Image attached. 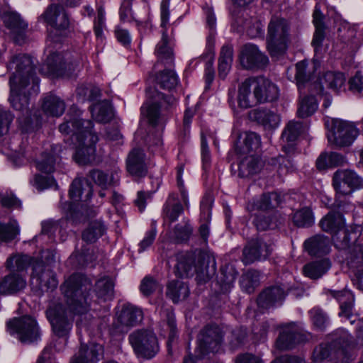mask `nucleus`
<instances>
[{
    "label": "nucleus",
    "instance_id": "26",
    "mask_svg": "<svg viewBox=\"0 0 363 363\" xmlns=\"http://www.w3.org/2000/svg\"><path fill=\"white\" fill-rule=\"evenodd\" d=\"M103 349L101 345L96 343L81 345L79 353L70 363H96L102 356Z\"/></svg>",
    "mask_w": 363,
    "mask_h": 363
},
{
    "label": "nucleus",
    "instance_id": "22",
    "mask_svg": "<svg viewBox=\"0 0 363 363\" xmlns=\"http://www.w3.org/2000/svg\"><path fill=\"white\" fill-rule=\"evenodd\" d=\"M4 22L6 27L10 30L14 41L21 44L26 38L28 23L16 12L6 13L4 16Z\"/></svg>",
    "mask_w": 363,
    "mask_h": 363
},
{
    "label": "nucleus",
    "instance_id": "55",
    "mask_svg": "<svg viewBox=\"0 0 363 363\" xmlns=\"http://www.w3.org/2000/svg\"><path fill=\"white\" fill-rule=\"evenodd\" d=\"M293 222L298 227H309L314 223L312 211L308 208H303L294 213Z\"/></svg>",
    "mask_w": 363,
    "mask_h": 363
},
{
    "label": "nucleus",
    "instance_id": "46",
    "mask_svg": "<svg viewBox=\"0 0 363 363\" xmlns=\"http://www.w3.org/2000/svg\"><path fill=\"white\" fill-rule=\"evenodd\" d=\"M346 78L343 73L339 72H327L320 79V83L335 92L344 87Z\"/></svg>",
    "mask_w": 363,
    "mask_h": 363
},
{
    "label": "nucleus",
    "instance_id": "62",
    "mask_svg": "<svg viewBox=\"0 0 363 363\" xmlns=\"http://www.w3.org/2000/svg\"><path fill=\"white\" fill-rule=\"evenodd\" d=\"M243 144L246 151H256L261 146L260 136L255 132H246L243 138Z\"/></svg>",
    "mask_w": 363,
    "mask_h": 363
},
{
    "label": "nucleus",
    "instance_id": "61",
    "mask_svg": "<svg viewBox=\"0 0 363 363\" xmlns=\"http://www.w3.org/2000/svg\"><path fill=\"white\" fill-rule=\"evenodd\" d=\"M311 319L315 327L323 330L328 323V318L325 312L319 308H313L309 311Z\"/></svg>",
    "mask_w": 363,
    "mask_h": 363
},
{
    "label": "nucleus",
    "instance_id": "7",
    "mask_svg": "<svg viewBox=\"0 0 363 363\" xmlns=\"http://www.w3.org/2000/svg\"><path fill=\"white\" fill-rule=\"evenodd\" d=\"M325 126L329 143L337 147L350 145L359 134L358 129L352 124L339 119L328 120Z\"/></svg>",
    "mask_w": 363,
    "mask_h": 363
},
{
    "label": "nucleus",
    "instance_id": "20",
    "mask_svg": "<svg viewBox=\"0 0 363 363\" xmlns=\"http://www.w3.org/2000/svg\"><path fill=\"white\" fill-rule=\"evenodd\" d=\"M272 247L262 239L252 240L243 249L242 262L250 264L255 261L265 259L271 254Z\"/></svg>",
    "mask_w": 363,
    "mask_h": 363
},
{
    "label": "nucleus",
    "instance_id": "34",
    "mask_svg": "<svg viewBox=\"0 0 363 363\" xmlns=\"http://www.w3.org/2000/svg\"><path fill=\"white\" fill-rule=\"evenodd\" d=\"M304 245L310 255L320 256L329 252L330 240L324 235H317L306 240Z\"/></svg>",
    "mask_w": 363,
    "mask_h": 363
},
{
    "label": "nucleus",
    "instance_id": "35",
    "mask_svg": "<svg viewBox=\"0 0 363 363\" xmlns=\"http://www.w3.org/2000/svg\"><path fill=\"white\" fill-rule=\"evenodd\" d=\"M166 295L174 303L185 300L189 295L188 285L181 280H172L167 286Z\"/></svg>",
    "mask_w": 363,
    "mask_h": 363
},
{
    "label": "nucleus",
    "instance_id": "1",
    "mask_svg": "<svg viewBox=\"0 0 363 363\" xmlns=\"http://www.w3.org/2000/svg\"><path fill=\"white\" fill-rule=\"evenodd\" d=\"M91 281L85 275H71L61 286L67 299L69 310L62 303H55L47 310V316L51 323L54 333L58 337H66L70 333L73 313L84 314L89 308Z\"/></svg>",
    "mask_w": 363,
    "mask_h": 363
},
{
    "label": "nucleus",
    "instance_id": "27",
    "mask_svg": "<svg viewBox=\"0 0 363 363\" xmlns=\"http://www.w3.org/2000/svg\"><path fill=\"white\" fill-rule=\"evenodd\" d=\"M303 340V335L295 329L294 324H290L282 330L276 344L280 350H289Z\"/></svg>",
    "mask_w": 363,
    "mask_h": 363
},
{
    "label": "nucleus",
    "instance_id": "11",
    "mask_svg": "<svg viewBox=\"0 0 363 363\" xmlns=\"http://www.w3.org/2000/svg\"><path fill=\"white\" fill-rule=\"evenodd\" d=\"M223 333L217 325H207L198 337V356L201 357L208 352H216L223 342Z\"/></svg>",
    "mask_w": 363,
    "mask_h": 363
},
{
    "label": "nucleus",
    "instance_id": "14",
    "mask_svg": "<svg viewBox=\"0 0 363 363\" xmlns=\"http://www.w3.org/2000/svg\"><path fill=\"white\" fill-rule=\"evenodd\" d=\"M143 319V312L141 308L130 303L124 304L113 326L121 333L127 332L130 328L138 325Z\"/></svg>",
    "mask_w": 363,
    "mask_h": 363
},
{
    "label": "nucleus",
    "instance_id": "48",
    "mask_svg": "<svg viewBox=\"0 0 363 363\" xmlns=\"http://www.w3.org/2000/svg\"><path fill=\"white\" fill-rule=\"evenodd\" d=\"M235 23L238 26V31H245L250 38H256L263 33L262 23L256 18H251L245 21L241 19H235Z\"/></svg>",
    "mask_w": 363,
    "mask_h": 363
},
{
    "label": "nucleus",
    "instance_id": "64",
    "mask_svg": "<svg viewBox=\"0 0 363 363\" xmlns=\"http://www.w3.org/2000/svg\"><path fill=\"white\" fill-rule=\"evenodd\" d=\"M191 233L192 228L188 223L177 224L174 230V237L179 241L187 240Z\"/></svg>",
    "mask_w": 363,
    "mask_h": 363
},
{
    "label": "nucleus",
    "instance_id": "31",
    "mask_svg": "<svg viewBox=\"0 0 363 363\" xmlns=\"http://www.w3.org/2000/svg\"><path fill=\"white\" fill-rule=\"evenodd\" d=\"M263 167L262 160L257 156L245 157L238 165V176L245 178L259 173Z\"/></svg>",
    "mask_w": 363,
    "mask_h": 363
},
{
    "label": "nucleus",
    "instance_id": "30",
    "mask_svg": "<svg viewBox=\"0 0 363 363\" xmlns=\"http://www.w3.org/2000/svg\"><path fill=\"white\" fill-rule=\"evenodd\" d=\"M93 190L91 183L86 178H76L72 182L69 194L74 201L84 199H89L92 196Z\"/></svg>",
    "mask_w": 363,
    "mask_h": 363
},
{
    "label": "nucleus",
    "instance_id": "18",
    "mask_svg": "<svg viewBox=\"0 0 363 363\" xmlns=\"http://www.w3.org/2000/svg\"><path fill=\"white\" fill-rule=\"evenodd\" d=\"M261 82H255L254 78L246 79L239 86L238 102L240 107L247 108L258 104L257 98L262 99L258 94L262 88Z\"/></svg>",
    "mask_w": 363,
    "mask_h": 363
},
{
    "label": "nucleus",
    "instance_id": "43",
    "mask_svg": "<svg viewBox=\"0 0 363 363\" xmlns=\"http://www.w3.org/2000/svg\"><path fill=\"white\" fill-rule=\"evenodd\" d=\"M114 283L109 277L104 276L99 279L94 286V292L99 299L104 301L111 300L114 294Z\"/></svg>",
    "mask_w": 363,
    "mask_h": 363
},
{
    "label": "nucleus",
    "instance_id": "17",
    "mask_svg": "<svg viewBox=\"0 0 363 363\" xmlns=\"http://www.w3.org/2000/svg\"><path fill=\"white\" fill-rule=\"evenodd\" d=\"M87 134L78 140L79 146L74 155V160L79 164L91 162L95 157V145L99 140L97 135L93 130H86Z\"/></svg>",
    "mask_w": 363,
    "mask_h": 363
},
{
    "label": "nucleus",
    "instance_id": "21",
    "mask_svg": "<svg viewBox=\"0 0 363 363\" xmlns=\"http://www.w3.org/2000/svg\"><path fill=\"white\" fill-rule=\"evenodd\" d=\"M126 170L135 178L144 177L147 173L145 155L140 148H133L126 158Z\"/></svg>",
    "mask_w": 363,
    "mask_h": 363
},
{
    "label": "nucleus",
    "instance_id": "2",
    "mask_svg": "<svg viewBox=\"0 0 363 363\" xmlns=\"http://www.w3.org/2000/svg\"><path fill=\"white\" fill-rule=\"evenodd\" d=\"M13 71L10 77L11 94L9 101L13 108L18 111H28V94H37L39 91V79L35 74L33 58L26 54L13 55L8 65Z\"/></svg>",
    "mask_w": 363,
    "mask_h": 363
},
{
    "label": "nucleus",
    "instance_id": "9",
    "mask_svg": "<svg viewBox=\"0 0 363 363\" xmlns=\"http://www.w3.org/2000/svg\"><path fill=\"white\" fill-rule=\"evenodd\" d=\"M161 27L162 38L157 43L155 53L157 57V61L155 65L158 66L159 64H164L165 66H172L174 63V55L172 49L169 45V38L167 33V26L169 22V13L167 7L164 4L161 6Z\"/></svg>",
    "mask_w": 363,
    "mask_h": 363
},
{
    "label": "nucleus",
    "instance_id": "40",
    "mask_svg": "<svg viewBox=\"0 0 363 363\" xmlns=\"http://www.w3.org/2000/svg\"><path fill=\"white\" fill-rule=\"evenodd\" d=\"M42 108L47 115L59 117L65 112V104L60 97L50 94L43 99Z\"/></svg>",
    "mask_w": 363,
    "mask_h": 363
},
{
    "label": "nucleus",
    "instance_id": "10",
    "mask_svg": "<svg viewBox=\"0 0 363 363\" xmlns=\"http://www.w3.org/2000/svg\"><path fill=\"white\" fill-rule=\"evenodd\" d=\"M40 19L52 28L60 35H65L69 28L68 13L60 4L50 5L41 14Z\"/></svg>",
    "mask_w": 363,
    "mask_h": 363
},
{
    "label": "nucleus",
    "instance_id": "44",
    "mask_svg": "<svg viewBox=\"0 0 363 363\" xmlns=\"http://www.w3.org/2000/svg\"><path fill=\"white\" fill-rule=\"evenodd\" d=\"M330 266L331 264L328 259H323L306 264L303 268V272L306 277L317 279L325 274Z\"/></svg>",
    "mask_w": 363,
    "mask_h": 363
},
{
    "label": "nucleus",
    "instance_id": "5",
    "mask_svg": "<svg viewBox=\"0 0 363 363\" xmlns=\"http://www.w3.org/2000/svg\"><path fill=\"white\" fill-rule=\"evenodd\" d=\"M43 64L41 71L52 77L69 75L80 67V57L69 52H51Z\"/></svg>",
    "mask_w": 363,
    "mask_h": 363
},
{
    "label": "nucleus",
    "instance_id": "28",
    "mask_svg": "<svg viewBox=\"0 0 363 363\" xmlns=\"http://www.w3.org/2000/svg\"><path fill=\"white\" fill-rule=\"evenodd\" d=\"M330 293L340 303L341 311L339 315L345 316L350 320L351 324H354L357 321V318L352 319L353 317L352 309L354 302V296L352 292L345 289L339 291H330Z\"/></svg>",
    "mask_w": 363,
    "mask_h": 363
},
{
    "label": "nucleus",
    "instance_id": "12",
    "mask_svg": "<svg viewBox=\"0 0 363 363\" xmlns=\"http://www.w3.org/2000/svg\"><path fill=\"white\" fill-rule=\"evenodd\" d=\"M10 333H17L23 342H31L39 336L38 327L35 319L30 316L14 318L7 323Z\"/></svg>",
    "mask_w": 363,
    "mask_h": 363
},
{
    "label": "nucleus",
    "instance_id": "6",
    "mask_svg": "<svg viewBox=\"0 0 363 363\" xmlns=\"http://www.w3.org/2000/svg\"><path fill=\"white\" fill-rule=\"evenodd\" d=\"M146 96L148 102L141 108V113L147 118L150 124L155 125L158 123L160 111L172 107L177 101L173 96L165 95L152 87L146 89Z\"/></svg>",
    "mask_w": 363,
    "mask_h": 363
},
{
    "label": "nucleus",
    "instance_id": "3",
    "mask_svg": "<svg viewBox=\"0 0 363 363\" xmlns=\"http://www.w3.org/2000/svg\"><path fill=\"white\" fill-rule=\"evenodd\" d=\"M175 273L178 277L196 275L199 282H206L216 272L214 255L206 251L196 250L178 258Z\"/></svg>",
    "mask_w": 363,
    "mask_h": 363
},
{
    "label": "nucleus",
    "instance_id": "23",
    "mask_svg": "<svg viewBox=\"0 0 363 363\" xmlns=\"http://www.w3.org/2000/svg\"><path fill=\"white\" fill-rule=\"evenodd\" d=\"M93 123L89 120H82L79 118V114L59 126V130L62 133L70 134L76 137L77 140H81L87 134L86 130H92Z\"/></svg>",
    "mask_w": 363,
    "mask_h": 363
},
{
    "label": "nucleus",
    "instance_id": "50",
    "mask_svg": "<svg viewBox=\"0 0 363 363\" xmlns=\"http://www.w3.org/2000/svg\"><path fill=\"white\" fill-rule=\"evenodd\" d=\"M19 233V226L16 220H10L7 223L0 222V240L2 242H11L16 238Z\"/></svg>",
    "mask_w": 363,
    "mask_h": 363
},
{
    "label": "nucleus",
    "instance_id": "53",
    "mask_svg": "<svg viewBox=\"0 0 363 363\" xmlns=\"http://www.w3.org/2000/svg\"><path fill=\"white\" fill-rule=\"evenodd\" d=\"M157 83L160 88L172 90L178 84V77L172 69H164L157 77Z\"/></svg>",
    "mask_w": 363,
    "mask_h": 363
},
{
    "label": "nucleus",
    "instance_id": "33",
    "mask_svg": "<svg viewBox=\"0 0 363 363\" xmlns=\"http://www.w3.org/2000/svg\"><path fill=\"white\" fill-rule=\"evenodd\" d=\"M320 226L325 232L335 234L345 228V219L339 212L330 211L320 221Z\"/></svg>",
    "mask_w": 363,
    "mask_h": 363
},
{
    "label": "nucleus",
    "instance_id": "41",
    "mask_svg": "<svg viewBox=\"0 0 363 363\" xmlns=\"http://www.w3.org/2000/svg\"><path fill=\"white\" fill-rule=\"evenodd\" d=\"M346 163L345 157L337 152H323L316 160V167L319 170L342 166Z\"/></svg>",
    "mask_w": 363,
    "mask_h": 363
},
{
    "label": "nucleus",
    "instance_id": "51",
    "mask_svg": "<svg viewBox=\"0 0 363 363\" xmlns=\"http://www.w3.org/2000/svg\"><path fill=\"white\" fill-rule=\"evenodd\" d=\"M105 230L106 228L101 222L93 221L83 232L82 239L87 242H94L104 235Z\"/></svg>",
    "mask_w": 363,
    "mask_h": 363
},
{
    "label": "nucleus",
    "instance_id": "49",
    "mask_svg": "<svg viewBox=\"0 0 363 363\" xmlns=\"http://www.w3.org/2000/svg\"><path fill=\"white\" fill-rule=\"evenodd\" d=\"M163 212L165 218L170 222L176 221L178 217L183 213V207L177 201L174 194H169L164 207Z\"/></svg>",
    "mask_w": 363,
    "mask_h": 363
},
{
    "label": "nucleus",
    "instance_id": "8",
    "mask_svg": "<svg viewBox=\"0 0 363 363\" xmlns=\"http://www.w3.org/2000/svg\"><path fill=\"white\" fill-rule=\"evenodd\" d=\"M129 342L138 356L153 357L159 351L155 335L147 330H136L129 335Z\"/></svg>",
    "mask_w": 363,
    "mask_h": 363
},
{
    "label": "nucleus",
    "instance_id": "25",
    "mask_svg": "<svg viewBox=\"0 0 363 363\" xmlns=\"http://www.w3.org/2000/svg\"><path fill=\"white\" fill-rule=\"evenodd\" d=\"M249 118L262 125L266 130H272L278 127L279 116L274 111L266 108H256L250 111Z\"/></svg>",
    "mask_w": 363,
    "mask_h": 363
},
{
    "label": "nucleus",
    "instance_id": "15",
    "mask_svg": "<svg viewBox=\"0 0 363 363\" xmlns=\"http://www.w3.org/2000/svg\"><path fill=\"white\" fill-rule=\"evenodd\" d=\"M328 358H330V360L335 363H344L347 358V350L337 340L330 345L320 344L314 349L313 352L314 362L319 363Z\"/></svg>",
    "mask_w": 363,
    "mask_h": 363
},
{
    "label": "nucleus",
    "instance_id": "19",
    "mask_svg": "<svg viewBox=\"0 0 363 363\" xmlns=\"http://www.w3.org/2000/svg\"><path fill=\"white\" fill-rule=\"evenodd\" d=\"M32 284H35L40 289L53 290L57 288L58 281L54 272L47 269L42 262L33 264V273L31 275Z\"/></svg>",
    "mask_w": 363,
    "mask_h": 363
},
{
    "label": "nucleus",
    "instance_id": "63",
    "mask_svg": "<svg viewBox=\"0 0 363 363\" xmlns=\"http://www.w3.org/2000/svg\"><path fill=\"white\" fill-rule=\"evenodd\" d=\"M213 199L210 195L205 196L201 202V219L208 223L211 216Z\"/></svg>",
    "mask_w": 363,
    "mask_h": 363
},
{
    "label": "nucleus",
    "instance_id": "54",
    "mask_svg": "<svg viewBox=\"0 0 363 363\" xmlns=\"http://www.w3.org/2000/svg\"><path fill=\"white\" fill-rule=\"evenodd\" d=\"M317 108L318 103L315 97L307 96L301 100L297 113L299 117L303 118L313 114Z\"/></svg>",
    "mask_w": 363,
    "mask_h": 363
},
{
    "label": "nucleus",
    "instance_id": "29",
    "mask_svg": "<svg viewBox=\"0 0 363 363\" xmlns=\"http://www.w3.org/2000/svg\"><path fill=\"white\" fill-rule=\"evenodd\" d=\"M286 294L281 287H270L259 294L257 298V304L261 308H269L277 304H281Z\"/></svg>",
    "mask_w": 363,
    "mask_h": 363
},
{
    "label": "nucleus",
    "instance_id": "45",
    "mask_svg": "<svg viewBox=\"0 0 363 363\" xmlns=\"http://www.w3.org/2000/svg\"><path fill=\"white\" fill-rule=\"evenodd\" d=\"M233 60V49L231 45H225L221 48L218 59V76L224 79L228 74Z\"/></svg>",
    "mask_w": 363,
    "mask_h": 363
},
{
    "label": "nucleus",
    "instance_id": "16",
    "mask_svg": "<svg viewBox=\"0 0 363 363\" xmlns=\"http://www.w3.org/2000/svg\"><path fill=\"white\" fill-rule=\"evenodd\" d=\"M333 186L337 193L347 194L354 189L363 187V179L354 171L337 170L333 176Z\"/></svg>",
    "mask_w": 363,
    "mask_h": 363
},
{
    "label": "nucleus",
    "instance_id": "32",
    "mask_svg": "<svg viewBox=\"0 0 363 363\" xmlns=\"http://www.w3.org/2000/svg\"><path fill=\"white\" fill-rule=\"evenodd\" d=\"M118 169H113L107 172L99 169H94L89 172L92 180L103 189L116 185L119 180Z\"/></svg>",
    "mask_w": 363,
    "mask_h": 363
},
{
    "label": "nucleus",
    "instance_id": "13",
    "mask_svg": "<svg viewBox=\"0 0 363 363\" xmlns=\"http://www.w3.org/2000/svg\"><path fill=\"white\" fill-rule=\"evenodd\" d=\"M240 62L242 67L246 69H259L267 66L269 58L257 45L246 44L240 50Z\"/></svg>",
    "mask_w": 363,
    "mask_h": 363
},
{
    "label": "nucleus",
    "instance_id": "57",
    "mask_svg": "<svg viewBox=\"0 0 363 363\" xmlns=\"http://www.w3.org/2000/svg\"><path fill=\"white\" fill-rule=\"evenodd\" d=\"M162 285L151 276L145 277L140 283V292L145 296H149L156 291H162Z\"/></svg>",
    "mask_w": 363,
    "mask_h": 363
},
{
    "label": "nucleus",
    "instance_id": "52",
    "mask_svg": "<svg viewBox=\"0 0 363 363\" xmlns=\"http://www.w3.org/2000/svg\"><path fill=\"white\" fill-rule=\"evenodd\" d=\"M238 272L232 264H226L220 269V283L225 291L230 289L234 284Z\"/></svg>",
    "mask_w": 363,
    "mask_h": 363
},
{
    "label": "nucleus",
    "instance_id": "59",
    "mask_svg": "<svg viewBox=\"0 0 363 363\" xmlns=\"http://www.w3.org/2000/svg\"><path fill=\"white\" fill-rule=\"evenodd\" d=\"M307 65L306 61H301L296 64L295 67V79L296 84L299 90L301 89L302 86L305 84L308 83L309 80V75L307 73Z\"/></svg>",
    "mask_w": 363,
    "mask_h": 363
},
{
    "label": "nucleus",
    "instance_id": "38",
    "mask_svg": "<svg viewBox=\"0 0 363 363\" xmlns=\"http://www.w3.org/2000/svg\"><path fill=\"white\" fill-rule=\"evenodd\" d=\"M254 82H261L262 88L259 90V95L262 99L257 98L258 104L264 103L266 101H273L279 96L278 87L268 79L262 77H253Z\"/></svg>",
    "mask_w": 363,
    "mask_h": 363
},
{
    "label": "nucleus",
    "instance_id": "24",
    "mask_svg": "<svg viewBox=\"0 0 363 363\" xmlns=\"http://www.w3.org/2000/svg\"><path fill=\"white\" fill-rule=\"evenodd\" d=\"M302 128L300 122L289 121L281 134V140L284 143L282 150L286 156L291 157L296 152L295 141L299 136Z\"/></svg>",
    "mask_w": 363,
    "mask_h": 363
},
{
    "label": "nucleus",
    "instance_id": "60",
    "mask_svg": "<svg viewBox=\"0 0 363 363\" xmlns=\"http://www.w3.org/2000/svg\"><path fill=\"white\" fill-rule=\"evenodd\" d=\"M133 0H124L120 8V18L122 21H135L138 22L139 14L135 13L132 10Z\"/></svg>",
    "mask_w": 363,
    "mask_h": 363
},
{
    "label": "nucleus",
    "instance_id": "37",
    "mask_svg": "<svg viewBox=\"0 0 363 363\" xmlns=\"http://www.w3.org/2000/svg\"><path fill=\"white\" fill-rule=\"evenodd\" d=\"M92 118L99 123H106L113 118V110L109 100H104L91 107Z\"/></svg>",
    "mask_w": 363,
    "mask_h": 363
},
{
    "label": "nucleus",
    "instance_id": "47",
    "mask_svg": "<svg viewBox=\"0 0 363 363\" xmlns=\"http://www.w3.org/2000/svg\"><path fill=\"white\" fill-rule=\"evenodd\" d=\"M57 156L52 149L50 152H43L39 158L35 160L38 170L50 174L55 171Z\"/></svg>",
    "mask_w": 363,
    "mask_h": 363
},
{
    "label": "nucleus",
    "instance_id": "4",
    "mask_svg": "<svg viewBox=\"0 0 363 363\" xmlns=\"http://www.w3.org/2000/svg\"><path fill=\"white\" fill-rule=\"evenodd\" d=\"M291 26L281 17L272 16L268 23L266 36L267 49L272 58L284 56L291 44Z\"/></svg>",
    "mask_w": 363,
    "mask_h": 363
},
{
    "label": "nucleus",
    "instance_id": "56",
    "mask_svg": "<svg viewBox=\"0 0 363 363\" xmlns=\"http://www.w3.org/2000/svg\"><path fill=\"white\" fill-rule=\"evenodd\" d=\"M259 272L255 270H249L242 277L240 281L242 288L248 294L254 291L259 284Z\"/></svg>",
    "mask_w": 363,
    "mask_h": 363
},
{
    "label": "nucleus",
    "instance_id": "39",
    "mask_svg": "<svg viewBox=\"0 0 363 363\" xmlns=\"http://www.w3.org/2000/svg\"><path fill=\"white\" fill-rule=\"evenodd\" d=\"M313 23L315 27V31L312 40V45L314 47L315 52L322 47L323 42L325 39V25L323 23L324 16L320 11L318 5L315 6L313 12Z\"/></svg>",
    "mask_w": 363,
    "mask_h": 363
},
{
    "label": "nucleus",
    "instance_id": "58",
    "mask_svg": "<svg viewBox=\"0 0 363 363\" xmlns=\"http://www.w3.org/2000/svg\"><path fill=\"white\" fill-rule=\"evenodd\" d=\"M31 258L28 255H16L7 260L6 266L10 269L21 272L28 267Z\"/></svg>",
    "mask_w": 363,
    "mask_h": 363
},
{
    "label": "nucleus",
    "instance_id": "42",
    "mask_svg": "<svg viewBox=\"0 0 363 363\" xmlns=\"http://www.w3.org/2000/svg\"><path fill=\"white\" fill-rule=\"evenodd\" d=\"M25 279L18 274H11L4 277L0 282V294L16 293L25 288Z\"/></svg>",
    "mask_w": 363,
    "mask_h": 363
},
{
    "label": "nucleus",
    "instance_id": "36",
    "mask_svg": "<svg viewBox=\"0 0 363 363\" xmlns=\"http://www.w3.org/2000/svg\"><path fill=\"white\" fill-rule=\"evenodd\" d=\"M281 202L280 195L276 192L264 194L262 196L254 201L252 203H248L249 211L255 209L259 211H267L278 206Z\"/></svg>",
    "mask_w": 363,
    "mask_h": 363
}]
</instances>
